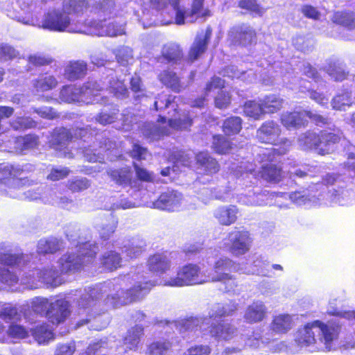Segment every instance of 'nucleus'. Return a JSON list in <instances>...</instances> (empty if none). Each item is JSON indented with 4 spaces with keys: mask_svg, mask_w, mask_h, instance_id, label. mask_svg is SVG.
<instances>
[{
    "mask_svg": "<svg viewBox=\"0 0 355 355\" xmlns=\"http://www.w3.org/2000/svg\"><path fill=\"white\" fill-rule=\"evenodd\" d=\"M184 199L182 194L175 191H167L162 193L153 202V207L166 211H178L183 207Z\"/></svg>",
    "mask_w": 355,
    "mask_h": 355,
    "instance_id": "a211bd4d",
    "label": "nucleus"
},
{
    "mask_svg": "<svg viewBox=\"0 0 355 355\" xmlns=\"http://www.w3.org/2000/svg\"><path fill=\"white\" fill-rule=\"evenodd\" d=\"M21 180L19 179H15L13 178H6L3 180L0 178V184L8 185V189L1 187L0 189L2 191H5L8 195H9L12 198H22L21 196V192L16 193L15 190L19 191L21 190L19 187L21 184Z\"/></svg>",
    "mask_w": 355,
    "mask_h": 355,
    "instance_id": "4c0bfd02",
    "label": "nucleus"
},
{
    "mask_svg": "<svg viewBox=\"0 0 355 355\" xmlns=\"http://www.w3.org/2000/svg\"><path fill=\"white\" fill-rule=\"evenodd\" d=\"M116 221L114 218H111L107 224L103 225L100 230V236L104 240L108 239L114 232L116 228Z\"/></svg>",
    "mask_w": 355,
    "mask_h": 355,
    "instance_id": "680f3d73",
    "label": "nucleus"
},
{
    "mask_svg": "<svg viewBox=\"0 0 355 355\" xmlns=\"http://www.w3.org/2000/svg\"><path fill=\"white\" fill-rule=\"evenodd\" d=\"M244 114L250 118L258 120L266 114L263 106V100L261 102L255 101H246L243 106Z\"/></svg>",
    "mask_w": 355,
    "mask_h": 355,
    "instance_id": "2f4dec72",
    "label": "nucleus"
},
{
    "mask_svg": "<svg viewBox=\"0 0 355 355\" xmlns=\"http://www.w3.org/2000/svg\"><path fill=\"white\" fill-rule=\"evenodd\" d=\"M281 128L277 123L269 121L263 123L257 131V137L262 143L280 146L279 149H275V153L285 154L291 145L286 138L280 137Z\"/></svg>",
    "mask_w": 355,
    "mask_h": 355,
    "instance_id": "ddd939ff",
    "label": "nucleus"
},
{
    "mask_svg": "<svg viewBox=\"0 0 355 355\" xmlns=\"http://www.w3.org/2000/svg\"><path fill=\"white\" fill-rule=\"evenodd\" d=\"M300 145L305 149H315L319 154L329 153V148H323L321 135L313 132H307L299 138Z\"/></svg>",
    "mask_w": 355,
    "mask_h": 355,
    "instance_id": "4be33fe9",
    "label": "nucleus"
},
{
    "mask_svg": "<svg viewBox=\"0 0 355 355\" xmlns=\"http://www.w3.org/2000/svg\"><path fill=\"white\" fill-rule=\"evenodd\" d=\"M144 245L142 241L139 243L134 241L128 247H125L124 252L130 259L136 258L142 252Z\"/></svg>",
    "mask_w": 355,
    "mask_h": 355,
    "instance_id": "052dcab7",
    "label": "nucleus"
},
{
    "mask_svg": "<svg viewBox=\"0 0 355 355\" xmlns=\"http://www.w3.org/2000/svg\"><path fill=\"white\" fill-rule=\"evenodd\" d=\"M71 137V133L68 130L60 128L54 132L51 143L55 149L61 150Z\"/></svg>",
    "mask_w": 355,
    "mask_h": 355,
    "instance_id": "58836bf2",
    "label": "nucleus"
},
{
    "mask_svg": "<svg viewBox=\"0 0 355 355\" xmlns=\"http://www.w3.org/2000/svg\"><path fill=\"white\" fill-rule=\"evenodd\" d=\"M333 200L342 206L351 205L354 201V194L348 190H343L340 193L336 194Z\"/></svg>",
    "mask_w": 355,
    "mask_h": 355,
    "instance_id": "864d4df0",
    "label": "nucleus"
},
{
    "mask_svg": "<svg viewBox=\"0 0 355 355\" xmlns=\"http://www.w3.org/2000/svg\"><path fill=\"white\" fill-rule=\"evenodd\" d=\"M293 320L291 315L279 314L273 317L270 324L269 329L263 336L258 332H253V334L245 340V345L257 348L261 344H268L270 341L277 339V336L285 334L290 331L293 327Z\"/></svg>",
    "mask_w": 355,
    "mask_h": 355,
    "instance_id": "1a4fd4ad",
    "label": "nucleus"
},
{
    "mask_svg": "<svg viewBox=\"0 0 355 355\" xmlns=\"http://www.w3.org/2000/svg\"><path fill=\"white\" fill-rule=\"evenodd\" d=\"M117 61L121 64H125L132 58V50L128 46H123L116 52Z\"/></svg>",
    "mask_w": 355,
    "mask_h": 355,
    "instance_id": "e2e57ef3",
    "label": "nucleus"
},
{
    "mask_svg": "<svg viewBox=\"0 0 355 355\" xmlns=\"http://www.w3.org/2000/svg\"><path fill=\"white\" fill-rule=\"evenodd\" d=\"M267 308L261 301L253 302L246 308L243 318L248 323L261 322L266 316Z\"/></svg>",
    "mask_w": 355,
    "mask_h": 355,
    "instance_id": "412c9836",
    "label": "nucleus"
},
{
    "mask_svg": "<svg viewBox=\"0 0 355 355\" xmlns=\"http://www.w3.org/2000/svg\"><path fill=\"white\" fill-rule=\"evenodd\" d=\"M110 175L116 184L124 186L130 184L132 173L129 168L112 171L110 172Z\"/></svg>",
    "mask_w": 355,
    "mask_h": 355,
    "instance_id": "a18cd8bd",
    "label": "nucleus"
},
{
    "mask_svg": "<svg viewBox=\"0 0 355 355\" xmlns=\"http://www.w3.org/2000/svg\"><path fill=\"white\" fill-rule=\"evenodd\" d=\"M171 347L172 343L169 340L160 338L153 341L148 346L147 353L149 355H166Z\"/></svg>",
    "mask_w": 355,
    "mask_h": 355,
    "instance_id": "473e14b6",
    "label": "nucleus"
},
{
    "mask_svg": "<svg viewBox=\"0 0 355 355\" xmlns=\"http://www.w3.org/2000/svg\"><path fill=\"white\" fill-rule=\"evenodd\" d=\"M21 319V314L17 310V315L10 320H2L8 323V328L4 331V336L6 335L8 338L21 340L26 338L29 335L28 330L18 322Z\"/></svg>",
    "mask_w": 355,
    "mask_h": 355,
    "instance_id": "aec40b11",
    "label": "nucleus"
},
{
    "mask_svg": "<svg viewBox=\"0 0 355 355\" xmlns=\"http://www.w3.org/2000/svg\"><path fill=\"white\" fill-rule=\"evenodd\" d=\"M143 328L136 325L127 332L123 340L124 351L135 350L138 347L141 337L143 336Z\"/></svg>",
    "mask_w": 355,
    "mask_h": 355,
    "instance_id": "bb28decb",
    "label": "nucleus"
},
{
    "mask_svg": "<svg viewBox=\"0 0 355 355\" xmlns=\"http://www.w3.org/2000/svg\"><path fill=\"white\" fill-rule=\"evenodd\" d=\"M242 128V119L239 116H232L225 120L223 130L227 135L238 134Z\"/></svg>",
    "mask_w": 355,
    "mask_h": 355,
    "instance_id": "79ce46f5",
    "label": "nucleus"
},
{
    "mask_svg": "<svg viewBox=\"0 0 355 355\" xmlns=\"http://www.w3.org/2000/svg\"><path fill=\"white\" fill-rule=\"evenodd\" d=\"M159 80L164 85L175 92H178L184 88L179 78L173 71H164L159 75Z\"/></svg>",
    "mask_w": 355,
    "mask_h": 355,
    "instance_id": "72a5a7b5",
    "label": "nucleus"
},
{
    "mask_svg": "<svg viewBox=\"0 0 355 355\" xmlns=\"http://www.w3.org/2000/svg\"><path fill=\"white\" fill-rule=\"evenodd\" d=\"M210 348L207 345H195L189 348L183 355H209Z\"/></svg>",
    "mask_w": 355,
    "mask_h": 355,
    "instance_id": "774afa93",
    "label": "nucleus"
},
{
    "mask_svg": "<svg viewBox=\"0 0 355 355\" xmlns=\"http://www.w3.org/2000/svg\"><path fill=\"white\" fill-rule=\"evenodd\" d=\"M236 329L228 323H220L213 326L211 324L210 334L216 339L230 340L235 335Z\"/></svg>",
    "mask_w": 355,
    "mask_h": 355,
    "instance_id": "cd10ccee",
    "label": "nucleus"
},
{
    "mask_svg": "<svg viewBox=\"0 0 355 355\" xmlns=\"http://www.w3.org/2000/svg\"><path fill=\"white\" fill-rule=\"evenodd\" d=\"M256 40L254 31L245 24L232 27L228 33V40L233 44L247 46Z\"/></svg>",
    "mask_w": 355,
    "mask_h": 355,
    "instance_id": "f3484780",
    "label": "nucleus"
},
{
    "mask_svg": "<svg viewBox=\"0 0 355 355\" xmlns=\"http://www.w3.org/2000/svg\"><path fill=\"white\" fill-rule=\"evenodd\" d=\"M212 148L219 154L229 153L233 149L230 141L221 135H216L213 137Z\"/></svg>",
    "mask_w": 355,
    "mask_h": 355,
    "instance_id": "c03bdc74",
    "label": "nucleus"
},
{
    "mask_svg": "<svg viewBox=\"0 0 355 355\" xmlns=\"http://www.w3.org/2000/svg\"><path fill=\"white\" fill-rule=\"evenodd\" d=\"M87 5L85 0H69L64 3L62 10H49L41 22L30 15L9 16L24 24L38 26L52 31L83 33L86 31L85 24H83L78 18L80 14L89 7Z\"/></svg>",
    "mask_w": 355,
    "mask_h": 355,
    "instance_id": "7ed1b4c3",
    "label": "nucleus"
},
{
    "mask_svg": "<svg viewBox=\"0 0 355 355\" xmlns=\"http://www.w3.org/2000/svg\"><path fill=\"white\" fill-rule=\"evenodd\" d=\"M342 133L339 130L336 132H321V139L323 148H329V152L331 150L334 144L338 143L341 138Z\"/></svg>",
    "mask_w": 355,
    "mask_h": 355,
    "instance_id": "09e8293b",
    "label": "nucleus"
},
{
    "mask_svg": "<svg viewBox=\"0 0 355 355\" xmlns=\"http://www.w3.org/2000/svg\"><path fill=\"white\" fill-rule=\"evenodd\" d=\"M331 20L334 23L340 24L348 29H352L354 27L355 14L347 12H335Z\"/></svg>",
    "mask_w": 355,
    "mask_h": 355,
    "instance_id": "a19ab883",
    "label": "nucleus"
},
{
    "mask_svg": "<svg viewBox=\"0 0 355 355\" xmlns=\"http://www.w3.org/2000/svg\"><path fill=\"white\" fill-rule=\"evenodd\" d=\"M10 125L15 130H21L33 128L36 124L29 117H17L11 122Z\"/></svg>",
    "mask_w": 355,
    "mask_h": 355,
    "instance_id": "6e6d98bb",
    "label": "nucleus"
},
{
    "mask_svg": "<svg viewBox=\"0 0 355 355\" xmlns=\"http://www.w3.org/2000/svg\"><path fill=\"white\" fill-rule=\"evenodd\" d=\"M121 258L114 251L105 252L102 258L101 263L107 270H114L121 266Z\"/></svg>",
    "mask_w": 355,
    "mask_h": 355,
    "instance_id": "37998d69",
    "label": "nucleus"
},
{
    "mask_svg": "<svg viewBox=\"0 0 355 355\" xmlns=\"http://www.w3.org/2000/svg\"><path fill=\"white\" fill-rule=\"evenodd\" d=\"M198 169L207 174H213L218 171V164L216 159L209 156L207 152H200L196 156Z\"/></svg>",
    "mask_w": 355,
    "mask_h": 355,
    "instance_id": "393cba45",
    "label": "nucleus"
},
{
    "mask_svg": "<svg viewBox=\"0 0 355 355\" xmlns=\"http://www.w3.org/2000/svg\"><path fill=\"white\" fill-rule=\"evenodd\" d=\"M17 315V308L10 304H3L0 303V319L10 320Z\"/></svg>",
    "mask_w": 355,
    "mask_h": 355,
    "instance_id": "0e129e2a",
    "label": "nucleus"
},
{
    "mask_svg": "<svg viewBox=\"0 0 355 355\" xmlns=\"http://www.w3.org/2000/svg\"><path fill=\"white\" fill-rule=\"evenodd\" d=\"M281 121L286 128H299L306 122V111L286 112L282 114Z\"/></svg>",
    "mask_w": 355,
    "mask_h": 355,
    "instance_id": "b1692460",
    "label": "nucleus"
},
{
    "mask_svg": "<svg viewBox=\"0 0 355 355\" xmlns=\"http://www.w3.org/2000/svg\"><path fill=\"white\" fill-rule=\"evenodd\" d=\"M155 285L153 282H144L136 275H126L104 284L101 288H93L83 294L78 301L79 314H88L95 304L98 291L108 292L105 303L112 307L126 305L140 300Z\"/></svg>",
    "mask_w": 355,
    "mask_h": 355,
    "instance_id": "f257e3e1",
    "label": "nucleus"
},
{
    "mask_svg": "<svg viewBox=\"0 0 355 355\" xmlns=\"http://www.w3.org/2000/svg\"><path fill=\"white\" fill-rule=\"evenodd\" d=\"M23 259L24 257L22 256H17L10 253H0V261L7 266H19Z\"/></svg>",
    "mask_w": 355,
    "mask_h": 355,
    "instance_id": "5fc2aeb1",
    "label": "nucleus"
},
{
    "mask_svg": "<svg viewBox=\"0 0 355 355\" xmlns=\"http://www.w3.org/2000/svg\"><path fill=\"white\" fill-rule=\"evenodd\" d=\"M352 102L349 98V93L345 92L342 94L337 95L332 100V107L334 109L338 110H345L346 107H349Z\"/></svg>",
    "mask_w": 355,
    "mask_h": 355,
    "instance_id": "8fccbe9b",
    "label": "nucleus"
},
{
    "mask_svg": "<svg viewBox=\"0 0 355 355\" xmlns=\"http://www.w3.org/2000/svg\"><path fill=\"white\" fill-rule=\"evenodd\" d=\"M210 37L211 31L209 30L205 33H201L197 35L189 53V58L191 61L196 60L205 51Z\"/></svg>",
    "mask_w": 355,
    "mask_h": 355,
    "instance_id": "5701e85b",
    "label": "nucleus"
},
{
    "mask_svg": "<svg viewBox=\"0 0 355 355\" xmlns=\"http://www.w3.org/2000/svg\"><path fill=\"white\" fill-rule=\"evenodd\" d=\"M31 306L36 313H45L53 324L62 322L69 315V304L64 300H58L49 303L47 299L37 297L31 302Z\"/></svg>",
    "mask_w": 355,
    "mask_h": 355,
    "instance_id": "9b49d317",
    "label": "nucleus"
},
{
    "mask_svg": "<svg viewBox=\"0 0 355 355\" xmlns=\"http://www.w3.org/2000/svg\"><path fill=\"white\" fill-rule=\"evenodd\" d=\"M101 90L96 81H89L82 87L74 85L63 87L60 91V98L65 103L83 102L87 104L99 103L98 92Z\"/></svg>",
    "mask_w": 355,
    "mask_h": 355,
    "instance_id": "9d476101",
    "label": "nucleus"
},
{
    "mask_svg": "<svg viewBox=\"0 0 355 355\" xmlns=\"http://www.w3.org/2000/svg\"><path fill=\"white\" fill-rule=\"evenodd\" d=\"M338 334V326L315 320L299 329L295 341L301 346L313 345L316 350L330 351L336 348Z\"/></svg>",
    "mask_w": 355,
    "mask_h": 355,
    "instance_id": "39448f33",
    "label": "nucleus"
},
{
    "mask_svg": "<svg viewBox=\"0 0 355 355\" xmlns=\"http://www.w3.org/2000/svg\"><path fill=\"white\" fill-rule=\"evenodd\" d=\"M163 56L169 61H176L182 56L180 46L177 44L171 43L165 45L162 50Z\"/></svg>",
    "mask_w": 355,
    "mask_h": 355,
    "instance_id": "de8ad7c7",
    "label": "nucleus"
},
{
    "mask_svg": "<svg viewBox=\"0 0 355 355\" xmlns=\"http://www.w3.org/2000/svg\"><path fill=\"white\" fill-rule=\"evenodd\" d=\"M284 101L280 97L272 94L263 99V106L266 114L277 112L283 106Z\"/></svg>",
    "mask_w": 355,
    "mask_h": 355,
    "instance_id": "ea45409f",
    "label": "nucleus"
},
{
    "mask_svg": "<svg viewBox=\"0 0 355 355\" xmlns=\"http://www.w3.org/2000/svg\"><path fill=\"white\" fill-rule=\"evenodd\" d=\"M275 148L266 149L259 154L261 157V171L257 172L256 166L246 161H241L239 165L232 167L235 175L238 176L243 184H254L259 176L268 181H279L282 176L281 169L272 162L275 158Z\"/></svg>",
    "mask_w": 355,
    "mask_h": 355,
    "instance_id": "423d86ee",
    "label": "nucleus"
},
{
    "mask_svg": "<svg viewBox=\"0 0 355 355\" xmlns=\"http://www.w3.org/2000/svg\"><path fill=\"white\" fill-rule=\"evenodd\" d=\"M108 89L113 93L117 98H124L126 96L128 90L122 81L116 80L114 78L110 80Z\"/></svg>",
    "mask_w": 355,
    "mask_h": 355,
    "instance_id": "3c124183",
    "label": "nucleus"
},
{
    "mask_svg": "<svg viewBox=\"0 0 355 355\" xmlns=\"http://www.w3.org/2000/svg\"><path fill=\"white\" fill-rule=\"evenodd\" d=\"M38 144L39 141L37 136L28 135L15 139L14 149L17 153H26V151L36 148Z\"/></svg>",
    "mask_w": 355,
    "mask_h": 355,
    "instance_id": "c85d7f7f",
    "label": "nucleus"
},
{
    "mask_svg": "<svg viewBox=\"0 0 355 355\" xmlns=\"http://www.w3.org/2000/svg\"><path fill=\"white\" fill-rule=\"evenodd\" d=\"M285 198H289L290 200L297 205H309L311 203H315L314 197H309L305 193V191H297L292 193H284Z\"/></svg>",
    "mask_w": 355,
    "mask_h": 355,
    "instance_id": "49530a36",
    "label": "nucleus"
},
{
    "mask_svg": "<svg viewBox=\"0 0 355 355\" xmlns=\"http://www.w3.org/2000/svg\"><path fill=\"white\" fill-rule=\"evenodd\" d=\"M71 244L76 247L75 252H68L64 254L58 262V268H45L43 271L38 270L24 273L20 279V284L26 288L34 289L38 287V282H42L47 284L56 285V279L60 273L78 270L85 263L92 260L98 250L95 244L88 242L81 243L73 240Z\"/></svg>",
    "mask_w": 355,
    "mask_h": 355,
    "instance_id": "f03ea898",
    "label": "nucleus"
},
{
    "mask_svg": "<svg viewBox=\"0 0 355 355\" xmlns=\"http://www.w3.org/2000/svg\"><path fill=\"white\" fill-rule=\"evenodd\" d=\"M18 282L19 279L15 274L4 267H0V284L11 286Z\"/></svg>",
    "mask_w": 355,
    "mask_h": 355,
    "instance_id": "603ef678",
    "label": "nucleus"
},
{
    "mask_svg": "<svg viewBox=\"0 0 355 355\" xmlns=\"http://www.w3.org/2000/svg\"><path fill=\"white\" fill-rule=\"evenodd\" d=\"M210 282L208 271L201 270L195 264H187L179 268L175 276L166 275L163 278V286L182 287Z\"/></svg>",
    "mask_w": 355,
    "mask_h": 355,
    "instance_id": "6e6552de",
    "label": "nucleus"
},
{
    "mask_svg": "<svg viewBox=\"0 0 355 355\" xmlns=\"http://www.w3.org/2000/svg\"><path fill=\"white\" fill-rule=\"evenodd\" d=\"M192 156L186 153H180L178 155V157L177 158L175 164L173 166V170L174 172H178L180 171V166H190L192 162Z\"/></svg>",
    "mask_w": 355,
    "mask_h": 355,
    "instance_id": "bf43d9fd",
    "label": "nucleus"
},
{
    "mask_svg": "<svg viewBox=\"0 0 355 355\" xmlns=\"http://www.w3.org/2000/svg\"><path fill=\"white\" fill-rule=\"evenodd\" d=\"M87 71V64L83 61L71 62L65 69L64 76L69 80H75L83 76Z\"/></svg>",
    "mask_w": 355,
    "mask_h": 355,
    "instance_id": "7c9ffc66",
    "label": "nucleus"
},
{
    "mask_svg": "<svg viewBox=\"0 0 355 355\" xmlns=\"http://www.w3.org/2000/svg\"><path fill=\"white\" fill-rule=\"evenodd\" d=\"M256 271V269L248 267V263H237L228 257H223L215 262L214 270L208 272V275L210 282H217L228 278L230 273L232 272L250 275Z\"/></svg>",
    "mask_w": 355,
    "mask_h": 355,
    "instance_id": "4468645a",
    "label": "nucleus"
},
{
    "mask_svg": "<svg viewBox=\"0 0 355 355\" xmlns=\"http://www.w3.org/2000/svg\"><path fill=\"white\" fill-rule=\"evenodd\" d=\"M238 209L235 206L222 207L215 211V217L218 222L225 225L234 223L237 218Z\"/></svg>",
    "mask_w": 355,
    "mask_h": 355,
    "instance_id": "a878e982",
    "label": "nucleus"
},
{
    "mask_svg": "<svg viewBox=\"0 0 355 355\" xmlns=\"http://www.w3.org/2000/svg\"><path fill=\"white\" fill-rule=\"evenodd\" d=\"M174 98L171 96L162 94L159 96L157 100L154 102V106L156 110H161L163 108H167L169 106H175Z\"/></svg>",
    "mask_w": 355,
    "mask_h": 355,
    "instance_id": "4d7b16f0",
    "label": "nucleus"
},
{
    "mask_svg": "<svg viewBox=\"0 0 355 355\" xmlns=\"http://www.w3.org/2000/svg\"><path fill=\"white\" fill-rule=\"evenodd\" d=\"M237 309L236 304L223 305L216 304L211 306L209 311V318H193L191 317L186 319H182L175 322H165L164 324L170 326H174L180 332L185 331H193L199 329L202 331L206 329L209 325L211 326V320L218 318L228 315Z\"/></svg>",
    "mask_w": 355,
    "mask_h": 355,
    "instance_id": "0eeeda50",
    "label": "nucleus"
},
{
    "mask_svg": "<svg viewBox=\"0 0 355 355\" xmlns=\"http://www.w3.org/2000/svg\"><path fill=\"white\" fill-rule=\"evenodd\" d=\"M231 101V97L229 93L225 91H220L215 98L216 107L220 109L227 107Z\"/></svg>",
    "mask_w": 355,
    "mask_h": 355,
    "instance_id": "338daca9",
    "label": "nucleus"
},
{
    "mask_svg": "<svg viewBox=\"0 0 355 355\" xmlns=\"http://www.w3.org/2000/svg\"><path fill=\"white\" fill-rule=\"evenodd\" d=\"M58 81L51 75H42L34 80L33 86L37 92H46L56 87Z\"/></svg>",
    "mask_w": 355,
    "mask_h": 355,
    "instance_id": "f704fd0d",
    "label": "nucleus"
},
{
    "mask_svg": "<svg viewBox=\"0 0 355 355\" xmlns=\"http://www.w3.org/2000/svg\"><path fill=\"white\" fill-rule=\"evenodd\" d=\"M32 335L39 344L47 343L54 338L52 330L46 324L38 325L32 329Z\"/></svg>",
    "mask_w": 355,
    "mask_h": 355,
    "instance_id": "c9c22d12",
    "label": "nucleus"
},
{
    "mask_svg": "<svg viewBox=\"0 0 355 355\" xmlns=\"http://www.w3.org/2000/svg\"><path fill=\"white\" fill-rule=\"evenodd\" d=\"M144 9L153 8L160 11L163 17V25L175 24L183 25L193 22L198 17L209 15V11H203L204 0H193L191 10H186L180 6V0H141Z\"/></svg>",
    "mask_w": 355,
    "mask_h": 355,
    "instance_id": "20e7f679",
    "label": "nucleus"
},
{
    "mask_svg": "<svg viewBox=\"0 0 355 355\" xmlns=\"http://www.w3.org/2000/svg\"><path fill=\"white\" fill-rule=\"evenodd\" d=\"M89 182L86 178L72 179L68 182V188L73 192H78L87 189Z\"/></svg>",
    "mask_w": 355,
    "mask_h": 355,
    "instance_id": "13d9d810",
    "label": "nucleus"
},
{
    "mask_svg": "<svg viewBox=\"0 0 355 355\" xmlns=\"http://www.w3.org/2000/svg\"><path fill=\"white\" fill-rule=\"evenodd\" d=\"M148 266L150 271L157 273L161 278L160 284L163 285V278L170 275L171 263L168 257L163 254H157L150 257L148 261Z\"/></svg>",
    "mask_w": 355,
    "mask_h": 355,
    "instance_id": "6ab92c4d",
    "label": "nucleus"
},
{
    "mask_svg": "<svg viewBox=\"0 0 355 355\" xmlns=\"http://www.w3.org/2000/svg\"><path fill=\"white\" fill-rule=\"evenodd\" d=\"M190 115V114H188ZM156 126L148 124L144 130V135L152 139H158L161 136L171 133L170 130H186L192 124L191 116L181 114L178 118L168 119L166 122L164 117H160Z\"/></svg>",
    "mask_w": 355,
    "mask_h": 355,
    "instance_id": "f8f14e48",
    "label": "nucleus"
},
{
    "mask_svg": "<svg viewBox=\"0 0 355 355\" xmlns=\"http://www.w3.org/2000/svg\"><path fill=\"white\" fill-rule=\"evenodd\" d=\"M267 194L265 193L249 192L243 195L239 198V202L243 205L250 206L263 205L267 204Z\"/></svg>",
    "mask_w": 355,
    "mask_h": 355,
    "instance_id": "e433bc0d",
    "label": "nucleus"
},
{
    "mask_svg": "<svg viewBox=\"0 0 355 355\" xmlns=\"http://www.w3.org/2000/svg\"><path fill=\"white\" fill-rule=\"evenodd\" d=\"M239 6L253 13L259 15L262 13L261 9L254 0H241Z\"/></svg>",
    "mask_w": 355,
    "mask_h": 355,
    "instance_id": "69168bd1",
    "label": "nucleus"
},
{
    "mask_svg": "<svg viewBox=\"0 0 355 355\" xmlns=\"http://www.w3.org/2000/svg\"><path fill=\"white\" fill-rule=\"evenodd\" d=\"M85 27L86 31L83 32L85 34L114 37L124 33L122 24H115L114 21H107L106 19L98 22L90 21L85 24Z\"/></svg>",
    "mask_w": 355,
    "mask_h": 355,
    "instance_id": "dca6fc26",
    "label": "nucleus"
},
{
    "mask_svg": "<svg viewBox=\"0 0 355 355\" xmlns=\"http://www.w3.org/2000/svg\"><path fill=\"white\" fill-rule=\"evenodd\" d=\"M62 242L56 238L40 239L37 243V252L40 254H52L62 248Z\"/></svg>",
    "mask_w": 355,
    "mask_h": 355,
    "instance_id": "c756f323",
    "label": "nucleus"
},
{
    "mask_svg": "<svg viewBox=\"0 0 355 355\" xmlns=\"http://www.w3.org/2000/svg\"><path fill=\"white\" fill-rule=\"evenodd\" d=\"M252 241L248 232L234 230L229 233L224 241V245L232 255L239 257L250 250Z\"/></svg>",
    "mask_w": 355,
    "mask_h": 355,
    "instance_id": "2eb2a0df",
    "label": "nucleus"
}]
</instances>
